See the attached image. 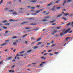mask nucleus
Masks as SVG:
<instances>
[{
  "label": "nucleus",
  "mask_w": 73,
  "mask_h": 73,
  "mask_svg": "<svg viewBox=\"0 0 73 73\" xmlns=\"http://www.w3.org/2000/svg\"><path fill=\"white\" fill-rule=\"evenodd\" d=\"M70 28H69L66 31L64 32V31L63 30V32H62L60 33V36H64V35H65V34L66 33H67V32H69V31H70Z\"/></svg>",
  "instance_id": "obj_1"
},
{
  "label": "nucleus",
  "mask_w": 73,
  "mask_h": 73,
  "mask_svg": "<svg viewBox=\"0 0 73 73\" xmlns=\"http://www.w3.org/2000/svg\"><path fill=\"white\" fill-rule=\"evenodd\" d=\"M23 56V55H19V54L17 53L16 55V56H15L14 58H15V60H16V57H17V59L18 60H19L20 59V58H21V57H20V56Z\"/></svg>",
  "instance_id": "obj_2"
},
{
  "label": "nucleus",
  "mask_w": 73,
  "mask_h": 73,
  "mask_svg": "<svg viewBox=\"0 0 73 73\" xmlns=\"http://www.w3.org/2000/svg\"><path fill=\"white\" fill-rule=\"evenodd\" d=\"M43 10L44 9H40L39 10L36 11V13L34 14H32V15H36V13H39V12H41V11H43Z\"/></svg>",
  "instance_id": "obj_3"
},
{
  "label": "nucleus",
  "mask_w": 73,
  "mask_h": 73,
  "mask_svg": "<svg viewBox=\"0 0 73 73\" xmlns=\"http://www.w3.org/2000/svg\"><path fill=\"white\" fill-rule=\"evenodd\" d=\"M67 1L68 3H70V2H71L72 1V0H64V2L63 4V5H65V4L66 3Z\"/></svg>",
  "instance_id": "obj_4"
},
{
  "label": "nucleus",
  "mask_w": 73,
  "mask_h": 73,
  "mask_svg": "<svg viewBox=\"0 0 73 73\" xmlns=\"http://www.w3.org/2000/svg\"><path fill=\"white\" fill-rule=\"evenodd\" d=\"M27 8H31V9H35L36 8V7H31V6H27Z\"/></svg>",
  "instance_id": "obj_5"
},
{
  "label": "nucleus",
  "mask_w": 73,
  "mask_h": 73,
  "mask_svg": "<svg viewBox=\"0 0 73 73\" xmlns=\"http://www.w3.org/2000/svg\"><path fill=\"white\" fill-rule=\"evenodd\" d=\"M39 46H35L33 47L32 48L33 49H37V48H38Z\"/></svg>",
  "instance_id": "obj_6"
},
{
  "label": "nucleus",
  "mask_w": 73,
  "mask_h": 73,
  "mask_svg": "<svg viewBox=\"0 0 73 73\" xmlns=\"http://www.w3.org/2000/svg\"><path fill=\"white\" fill-rule=\"evenodd\" d=\"M53 31L54 32L52 33V35H54L55 33H56V32H57V30H54Z\"/></svg>",
  "instance_id": "obj_7"
},
{
  "label": "nucleus",
  "mask_w": 73,
  "mask_h": 73,
  "mask_svg": "<svg viewBox=\"0 0 73 73\" xmlns=\"http://www.w3.org/2000/svg\"><path fill=\"white\" fill-rule=\"evenodd\" d=\"M17 21V20H13L12 19H10L9 20V21H10V22H11L12 21H13V22Z\"/></svg>",
  "instance_id": "obj_8"
},
{
  "label": "nucleus",
  "mask_w": 73,
  "mask_h": 73,
  "mask_svg": "<svg viewBox=\"0 0 73 73\" xmlns=\"http://www.w3.org/2000/svg\"><path fill=\"white\" fill-rule=\"evenodd\" d=\"M37 0H32V1H30V2L31 3H36V2H37Z\"/></svg>",
  "instance_id": "obj_9"
},
{
  "label": "nucleus",
  "mask_w": 73,
  "mask_h": 73,
  "mask_svg": "<svg viewBox=\"0 0 73 73\" xmlns=\"http://www.w3.org/2000/svg\"><path fill=\"white\" fill-rule=\"evenodd\" d=\"M28 23L27 22H22L21 23V24L23 25L24 24H27Z\"/></svg>",
  "instance_id": "obj_10"
},
{
  "label": "nucleus",
  "mask_w": 73,
  "mask_h": 73,
  "mask_svg": "<svg viewBox=\"0 0 73 73\" xmlns=\"http://www.w3.org/2000/svg\"><path fill=\"white\" fill-rule=\"evenodd\" d=\"M71 38L70 37H67L66 38V41H67L68 40V39H70Z\"/></svg>",
  "instance_id": "obj_11"
},
{
  "label": "nucleus",
  "mask_w": 73,
  "mask_h": 73,
  "mask_svg": "<svg viewBox=\"0 0 73 73\" xmlns=\"http://www.w3.org/2000/svg\"><path fill=\"white\" fill-rule=\"evenodd\" d=\"M7 44V43H3L1 45V46H4V45H6Z\"/></svg>",
  "instance_id": "obj_12"
},
{
  "label": "nucleus",
  "mask_w": 73,
  "mask_h": 73,
  "mask_svg": "<svg viewBox=\"0 0 73 73\" xmlns=\"http://www.w3.org/2000/svg\"><path fill=\"white\" fill-rule=\"evenodd\" d=\"M2 22L3 23H7V22H8V21L6 20H5L4 21H2Z\"/></svg>",
  "instance_id": "obj_13"
},
{
  "label": "nucleus",
  "mask_w": 73,
  "mask_h": 73,
  "mask_svg": "<svg viewBox=\"0 0 73 73\" xmlns=\"http://www.w3.org/2000/svg\"><path fill=\"white\" fill-rule=\"evenodd\" d=\"M49 18H50V16L46 17L44 18V19H49Z\"/></svg>",
  "instance_id": "obj_14"
},
{
  "label": "nucleus",
  "mask_w": 73,
  "mask_h": 73,
  "mask_svg": "<svg viewBox=\"0 0 73 73\" xmlns=\"http://www.w3.org/2000/svg\"><path fill=\"white\" fill-rule=\"evenodd\" d=\"M32 50H28L27 51V53H31V52H32Z\"/></svg>",
  "instance_id": "obj_15"
},
{
  "label": "nucleus",
  "mask_w": 73,
  "mask_h": 73,
  "mask_svg": "<svg viewBox=\"0 0 73 73\" xmlns=\"http://www.w3.org/2000/svg\"><path fill=\"white\" fill-rule=\"evenodd\" d=\"M45 63H46V62H42V63L40 64V66H41L42 65H43V64H45Z\"/></svg>",
  "instance_id": "obj_16"
},
{
  "label": "nucleus",
  "mask_w": 73,
  "mask_h": 73,
  "mask_svg": "<svg viewBox=\"0 0 73 73\" xmlns=\"http://www.w3.org/2000/svg\"><path fill=\"white\" fill-rule=\"evenodd\" d=\"M48 21V20L47 19H44L42 20V21L43 22H45V21Z\"/></svg>",
  "instance_id": "obj_17"
},
{
  "label": "nucleus",
  "mask_w": 73,
  "mask_h": 73,
  "mask_svg": "<svg viewBox=\"0 0 73 73\" xmlns=\"http://www.w3.org/2000/svg\"><path fill=\"white\" fill-rule=\"evenodd\" d=\"M28 36V34L25 35H24L23 36H22V37L23 38H24V37H25V36Z\"/></svg>",
  "instance_id": "obj_18"
},
{
  "label": "nucleus",
  "mask_w": 73,
  "mask_h": 73,
  "mask_svg": "<svg viewBox=\"0 0 73 73\" xmlns=\"http://www.w3.org/2000/svg\"><path fill=\"white\" fill-rule=\"evenodd\" d=\"M52 4H53L52 3H51L49 4H48V7H49V6H50V5H52Z\"/></svg>",
  "instance_id": "obj_19"
},
{
  "label": "nucleus",
  "mask_w": 73,
  "mask_h": 73,
  "mask_svg": "<svg viewBox=\"0 0 73 73\" xmlns=\"http://www.w3.org/2000/svg\"><path fill=\"white\" fill-rule=\"evenodd\" d=\"M31 40H36V38L32 37H31Z\"/></svg>",
  "instance_id": "obj_20"
},
{
  "label": "nucleus",
  "mask_w": 73,
  "mask_h": 73,
  "mask_svg": "<svg viewBox=\"0 0 73 73\" xmlns=\"http://www.w3.org/2000/svg\"><path fill=\"white\" fill-rule=\"evenodd\" d=\"M61 0H58L55 3V4H57V3H58L59 2H60V1Z\"/></svg>",
  "instance_id": "obj_21"
},
{
  "label": "nucleus",
  "mask_w": 73,
  "mask_h": 73,
  "mask_svg": "<svg viewBox=\"0 0 73 73\" xmlns=\"http://www.w3.org/2000/svg\"><path fill=\"white\" fill-rule=\"evenodd\" d=\"M42 44V42H39L37 44V45H40Z\"/></svg>",
  "instance_id": "obj_22"
},
{
  "label": "nucleus",
  "mask_w": 73,
  "mask_h": 73,
  "mask_svg": "<svg viewBox=\"0 0 73 73\" xmlns=\"http://www.w3.org/2000/svg\"><path fill=\"white\" fill-rule=\"evenodd\" d=\"M5 25H6L7 26L8 25H9V23H8L5 24Z\"/></svg>",
  "instance_id": "obj_23"
},
{
  "label": "nucleus",
  "mask_w": 73,
  "mask_h": 73,
  "mask_svg": "<svg viewBox=\"0 0 73 73\" xmlns=\"http://www.w3.org/2000/svg\"><path fill=\"white\" fill-rule=\"evenodd\" d=\"M69 15V13H66L65 14V16H68V15Z\"/></svg>",
  "instance_id": "obj_24"
},
{
  "label": "nucleus",
  "mask_w": 73,
  "mask_h": 73,
  "mask_svg": "<svg viewBox=\"0 0 73 73\" xmlns=\"http://www.w3.org/2000/svg\"><path fill=\"white\" fill-rule=\"evenodd\" d=\"M61 8V7H57V9L58 10V9H60V8Z\"/></svg>",
  "instance_id": "obj_25"
},
{
  "label": "nucleus",
  "mask_w": 73,
  "mask_h": 73,
  "mask_svg": "<svg viewBox=\"0 0 73 73\" xmlns=\"http://www.w3.org/2000/svg\"><path fill=\"white\" fill-rule=\"evenodd\" d=\"M55 7H56V6H54L53 7V8H52V9H51V10H54V8H55Z\"/></svg>",
  "instance_id": "obj_26"
},
{
  "label": "nucleus",
  "mask_w": 73,
  "mask_h": 73,
  "mask_svg": "<svg viewBox=\"0 0 73 73\" xmlns=\"http://www.w3.org/2000/svg\"><path fill=\"white\" fill-rule=\"evenodd\" d=\"M3 28L5 29H7V28L5 26L3 27Z\"/></svg>",
  "instance_id": "obj_27"
},
{
  "label": "nucleus",
  "mask_w": 73,
  "mask_h": 73,
  "mask_svg": "<svg viewBox=\"0 0 73 73\" xmlns=\"http://www.w3.org/2000/svg\"><path fill=\"white\" fill-rule=\"evenodd\" d=\"M12 14H13V15H17V13H16V12H14V13H13Z\"/></svg>",
  "instance_id": "obj_28"
},
{
  "label": "nucleus",
  "mask_w": 73,
  "mask_h": 73,
  "mask_svg": "<svg viewBox=\"0 0 73 73\" xmlns=\"http://www.w3.org/2000/svg\"><path fill=\"white\" fill-rule=\"evenodd\" d=\"M41 38H40L37 40V41H40V40H41Z\"/></svg>",
  "instance_id": "obj_29"
},
{
  "label": "nucleus",
  "mask_w": 73,
  "mask_h": 73,
  "mask_svg": "<svg viewBox=\"0 0 73 73\" xmlns=\"http://www.w3.org/2000/svg\"><path fill=\"white\" fill-rule=\"evenodd\" d=\"M12 57H9L7 59L8 60H11V59H12Z\"/></svg>",
  "instance_id": "obj_30"
},
{
  "label": "nucleus",
  "mask_w": 73,
  "mask_h": 73,
  "mask_svg": "<svg viewBox=\"0 0 73 73\" xmlns=\"http://www.w3.org/2000/svg\"><path fill=\"white\" fill-rule=\"evenodd\" d=\"M61 16H62V14H60V15H58L57 16V17H61Z\"/></svg>",
  "instance_id": "obj_31"
},
{
  "label": "nucleus",
  "mask_w": 73,
  "mask_h": 73,
  "mask_svg": "<svg viewBox=\"0 0 73 73\" xmlns=\"http://www.w3.org/2000/svg\"><path fill=\"white\" fill-rule=\"evenodd\" d=\"M24 52V51H23L19 52V53H20V54H22V53H23Z\"/></svg>",
  "instance_id": "obj_32"
},
{
  "label": "nucleus",
  "mask_w": 73,
  "mask_h": 73,
  "mask_svg": "<svg viewBox=\"0 0 73 73\" xmlns=\"http://www.w3.org/2000/svg\"><path fill=\"white\" fill-rule=\"evenodd\" d=\"M9 72H12V73H13L14 72V71L12 70H9Z\"/></svg>",
  "instance_id": "obj_33"
},
{
  "label": "nucleus",
  "mask_w": 73,
  "mask_h": 73,
  "mask_svg": "<svg viewBox=\"0 0 73 73\" xmlns=\"http://www.w3.org/2000/svg\"><path fill=\"white\" fill-rule=\"evenodd\" d=\"M3 61H1L0 62V65H2V64H3Z\"/></svg>",
  "instance_id": "obj_34"
},
{
  "label": "nucleus",
  "mask_w": 73,
  "mask_h": 73,
  "mask_svg": "<svg viewBox=\"0 0 73 73\" xmlns=\"http://www.w3.org/2000/svg\"><path fill=\"white\" fill-rule=\"evenodd\" d=\"M29 25H36V24H34V23H30Z\"/></svg>",
  "instance_id": "obj_35"
},
{
  "label": "nucleus",
  "mask_w": 73,
  "mask_h": 73,
  "mask_svg": "<svg viewBox=\"0 0 73 73\" xmlns=\"http://www.w3.org/2000/svg\"><path fill=\"white\" fill-rule=\"evenodd\" d=\"M7 10H8V8H5L4 9V11H7Z\"/></svg>",
  "instance_id": "obj_36"
},
{
  "label": "nucleus",
  "mask_w": 73,
  "mask_h": 73,
  "mask_svg": "<svg viewBox=\"0 0 73 73\" xmlns=\"http://www.w3.org/2000/svg\"><path fill=\"white\" fill-rule=\"evenodd\" d=\"M17 38L16 36H13L12 38V39H15V38Z\"/></svg>",
  "instance_id": "obj_37"
},
{
  "label": "nucleus",
  "mask_w": 73,
  "mask_h": 73,
  "mask_svg": "<svg viewBox=\"0 0 73 73\" xmlns=\"http://www.w3.org/2000/svg\"><path fill=\"white\" fill-rule=\"evenodd\" d=\"M28 20H33V18H30L29 19H28Z\"/></svg>",
  "instance_id": "obj_38"
},
{
  "label": "nucleus",
  "mask_w": 73,
  "mask_h": 73,
  "mask_svg": "<svg viewBox=\"0 0 73 73\" xmlns=\"http://www.w3.org/2000/svg\"><path fill=\"white\" fill-rule=\"evenodd\" d=\"M61 26H60V27H58L57 28V29H60V28H61Z\"/></svg>",
  "instance_id": "obj_39"
},
{
  "label": "nucleus",
  "mask_w": 73,
  "mask_h": 73,
  "mask_svg": "<svg viewBox=\"0 0 73 73\" xmlns=\"http://www.w3.org/2000/svg\"><path fill=\"white\" fill-rule=\"evenodd\" d=\"M55 21H51L50 23H54V22H55Z\"/></svg>",
  "instance_id": "obj_40"
},
{
  "label": "nucleus",
  "mask_w": 73,
  "mask_h": 73,
  "mask_svg": "<svg viewBox=\"0 0 73 73\" xmlns=\"http://www.w3.org/2000/svg\"><path fill=\"white\" fill-rule=\"evenodd\" d=\"M25 28V29H30V28H27V27L25 28Z\"/></svg>",
  "instance_id": "obj_41"
},
{
  "label": "nucleus",
  "mask_w": 73,
  "mask_h": 73,
  "mask_svg": "<svg viewBox=\"0 0 73 73\" xmlns=\"http://www.w3.org/2000/svg\"><path fill=\"white\" fill-rule=\"evenodd\" d=\"M9 12H13V10H10L9 11Z\"/></svg>",
  "instance_id": "obj_42"
},
{
  "label": "nucleus",
  "mask_w": 73,
  "mask_h": 73,
  "mask_svg": "<svg viewBox=\"0 0 73 73\" xmlns=\"http://www.w3.org/2000/svg\"><path fill=\"white\" fill-rule=\"evenodd\" d=\"M35 31H37V30H38V29H33Z\"/></svg>",
  "instance_id": "obj_43"
},
{
  "label": "nucleus",
  "mask_w": 73,
  "mask_h": 73,
  "mask_svg": "<svg viewBox=\"0 0 73 73\" xmlns=\"http://www.w3.org/2000/svg\"><path fill=\"white\" fill-rule=\"evenodd\" d=\"M52 50H50L48 52V53H49V52H52Z\"/></svg>",
  "instance_id": "obj_44"
},
{
  "label": "nucleus",
  "mask_w": 73,
  "mask_h": 73,
  "mask_svg": "<svg viewBox=\"0 0 73 73\" xmlns=\"http://www.w3.org/2000/svg\"><path fill=\"white\" fill-rule=\"evenodd\" d=\"M3 3V0H1V2L0 1V4H1V3Z\"/></svg>",
  "instance_id": "obj_45"
},
{
  "label": "nucleus",
  "mask_w": 73,
  "mask_h": 73,
  "mask_svg": "<svg viewBox=\"0 0 73 73\" xmlns=\"http://www.w3.org/2000/svg\"><path fill=\"white\" fill-rule=\"evenodd\" d=\"M16 43L15 42H14L13 43V44L14 45H15H15H16Z\"/></svg>",
  "instance_id": "obj_46"
},
{
  "label": "nucleus",
  "mask_w": 73,
  "mask_h": 73,
  "mask_svg": "<svg viewBox=\"0 0 73 73\" xmlns=\"http://www.w3.org/2000/svg\"><path fill=\"white\" fill-rule=\"evenodd\" d=\"M56 46V45L54 44H53L51 46L52 47H53V46Z\"/></svg>",
  "instance_id": "obj_47"
},
{
  "label": "nucleus",
  "mask_w": 73,
  "mask_h": 73,
  "mask_svg": "<svg viewBox=\"0 0 73 73\" xmlns=\"http://www.w3.org/2000/svg\"><path fill=\"white\" fill-rule=\"evenodd\" d=\"M36 7H37V8H40V6L39 5H37V6H36Z\"/></svg>",
  "instance_id": "obj_48"
},
{
  "label": "nucleus",
  "mask_w": 73,
  "mask_h": 73,
  "mask_svg": "<svg viewBox=\"0 0 73 73\" xmlns=\"http://www.w3.org/2000/svg\"><path fill=\"white\" fill-rule=\"evenodd\" d=\"M5 52H8V50L6 49V50H5Z\"/></svg>",
  "instance_id": "obj_49"
},
{
  "label": "nucleus",
  "mask_w": 73,
  "mask_h": 73,
  "mask_svg": "<svg viewBox=\"0 0 73 73\" xmlns=\"http://www.w3.org/2000/svg\"><path fill=\"white\" fill-rule=\"evenodd\" d=\"M56 23H53L52 24V25H56Z\"/></svg>",
  "instance_id": "obj_50"
},
{
  "label": "nucleus",
  "mask_w": 73,
  "mask_h": 73,
  "mask_svg": "<svg viewBox=\"0 0 73 73\" xmlns=\"http://www.w3.org/2000/svg\"><path fill=\"white\" fill-rule=\"evenodd\" d=\"M63 19H64L65 20H66V19L65 18V17H63Z\"/></svg>",
  "instance_id": "obj_51"
},
{
  "label": "nucleus",
  "mask_w": 73,
  "mask_h": 73,
  "mask_svg": "<svg viewBox=\"0 0 73 73\" xmlns=\"http://www.w3.org/2000/svg\"><path fill=\"white\" fill-rule=\"evenodd\" d=\"M8 32H9V31H6L5 32V33H8Z\"/></svg>",
  "instance_id": "obj_52"
},
{
  "label": "nucleus",
  "mask_w": 73,
  "mask_h": 73,
  "mask_svg": "<svg viewBox=\"0 0 73 73\" xmlns=\"http://www.w3.org/2000/svg\"><path fill=\"white\" fill-rule=\"evenodd\" d=\"M44 45H43L41 46V48H42V47H44Z\"/></svg>",
  "instance_id": "obj_53"
},
{
  "label": "nucleus",
  "mask_w": 73,
  "mask_h": 73,
  "mask_svg": "<svg viewBox=\"0 0 73 73\" xmlns=\"http://www.w3.org/2000/svg\"><path fill=\"white\" fill-rule=\"evenodd\" d=\"M32 64H33V65H36V63H32Z\"/></svg>",
  "instance_id": "obj_54"
},
{
  "label": "nucleus",
  "mask_w": 73,
  "mask_h": 73,
  "mask_svg": "<svg viewBox=\"0 0 73 73\" xmlns=\"http://www.w3.org/2000/svg\"><path fill=\"white\" fill-rule=\"evenodd\" d=\"M70 16H73V14L70 15Z\"/></svg>",
  "instance_id": "obj_55"
},
{
  "label": "nucleus",
  "mask_w": 73,
  "mask_h": 73,
  "mask_svg": "<svg viewBox=\"0 0 73 73\" xmlns=\"http://www.w3.org/2000/svg\"><path fill=\"white\" fill-rule=\"evenodd\" d=\"M5 42H8L9 41V40H5Z\"/></svg>",
  "instance_id": "obj_56"
},
{
  "label": "nucleus",
  "mask_w": 73,
  "mask_h": 73,
  "mask_svg": "<svg viewBox=\"0 0 73 73\" xmlns=\"http://www.w3.org/2000/svg\"><path fill=\"white\" fill-rule=\"evenodd\" d=\"M15 66V65H14L13 66H12L11 68H14Z\"/></svg>",
  "instance_id": "obj_57"
},
{
  "label": "nucleus",
  "mask_w": 73,
  "mask_h": 73,
  "mask_svg": "<svg viewBox=\"0 0 73 73\" xmlns=\"http://www.w3.org/2000/svg\"><path fill=\"white\" fill-rule=\"evenodd\" d=\"M50 55H51V56H52V55H53V54H51V53H50Z\"/></svg>",
  "instance_id": "obj_58"
},
{
  "label": "nucleus",
  "mask_w": 73,
  "mask_h": 73,
  "mask_svg": "<svg viewBox=\"0 0 73 73\" xmlns=\"http://www.w3.org/2000/svg\"><path fill=\"white\" fill-rule=\"evenodd\" d=\"M70 23H69L68 24H67V25H68V26H69V25H70Z\"/></svg>",
  "instance_id": "obj_59"
},
{
  "label": "nucleus",
  "mask_w": 73,
  "mask_h": 73,
  "mask_svg": "<svg viewBox=\"0 0 73 73\" xmlns=\"http://www.w3.org/2000/svg\"><path fill=\"white\" fill-rule=\"evenodd\" d=\"M72 32H73V31H70L69 33H72Z\"/></svg>",
  "instance_id": "obj_60"
},
{
  "label": "nucleus",
  "mask_w": 73,
  "mask_h": 73,
  "mask_svg": "<svg viewBox=\"0 0 73 73\" xmlns=\"http://www.w3.org/2000/svg\"><path fill=\"white\" fill-rule=\"evenodd\" d=\"M16 50V49H15L13 50V51L14 52H15Z\"/></svg>",
  "instance_id": "obj_61"
},
{
  "label": "nucleus",
  "mask_w": 73,
  "mask_h": 73,
  "mask_svg": "<svg viewBox=\"0 0 73 73\" xmlns=\"http://www.w3.org/2000/svg\"><path fill=\"white\" fill-rule=\"evenodd\" d=\"M44 55H48V53H46L44 54Z\"/></svg>",
  "instance_id": "obj_62"
},
{
  "label": "nucleus",
  "mask_w": 73,
  "mask_h": 73,
  "mask_svg": "<svg viewBox=\"0 0 73 73\" xmlns=\"http://www.w3.org/2000/svg\"><path fill=\"white\" fill-rule=\"evenodd\" d=\"M41 59H43L44 58V57L42 56V57L41 58Z\"/></svg>",
  "instance_id": "obj_63"
},
{
  "label": "nucleus",
  "mask_w": 73,
  "mask_h": 73,
  "mask_svg": "<svg viewBox=\"0 0 73 73\" xmlns=\"http://www.w3.org/2000/svg\"><path fill=\"white\" fill-rule=\"evenodd\" d=\"M50 43H48L47 44V45H50Z\"/></svg>",
  "instance_id": "obj_64"
}]
</instances>
